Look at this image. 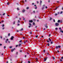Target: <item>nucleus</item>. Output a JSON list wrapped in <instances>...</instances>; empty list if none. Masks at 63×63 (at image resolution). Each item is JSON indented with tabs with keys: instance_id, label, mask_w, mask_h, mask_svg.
Here are the masks:
<instances>
[{
	"instance_id": "9d476101",
	"label": "nucleus",
	"mask_w": 63,
	"mask_h": 63,
	"mask_svg": "<svg viewBox=\"0 0 63 63\" xmlns=\"http://www.w3.org/2000/svg\"><path fill=\"white\" fill-rule=\"evenodd\" d=\"M40 5H42V1H41V0L40 1Z\"/></svg>"
},
{
	"instance_id": "338daca9",
	"label": "nucleus",
	"mask_w": 63,
	"mask_h": 63,
	"mask_svg": "<svg viewBox=\"0 0 63 63\" xmlns=\"http://www.w3.org/2000/svg\"><path fill=\"white\" fill-rule=\"evenodd\" d=\"M33 13H35V11H33Z\"/></svg>"
},
{
	"instance_id": "3c124183",
	"label": "nucleus",
	"mask_w": 63,
	"mask_h": 63,
	"mask_svg": "<svg viewBox=\"0 0 63 63\" xmlns=\"http://www.w3.org/2000/svg\"><path fill=\"white\" fill-rule=\"evenodd\" d=\"M9 41V39H6V41Z\"/></svg>"
},
{
	"instance_id": "603ef678",
	"label": "nucleus",
	"mask_w": 63,
	"mask_h": 63,
	"mask_svg": "<svg viewBox=\"0 0 63 63\" xmlns=\"http://www.w3.org/2000/svg\"><path fill=\"white\" fill-rule=\"evenodd\" d=\"M38 37V36L37 35V36H36L35 37H36V38H37V37Z\"/></svg>"
},
{
	"instance_id": "052dcab7",
	"label": "nucleus",
	"mask_w": 63,
	"mask_h": 63,
	"mask_svg": "<svg viewBox=\"0 0 63 63\" xmlns=\"http://www.w3.org/2000/svg\"><path fill=\"white\" fill-rule=\"evenodd\" d=\"M18 16H20V14H18Z\"/></svg>"
},
{
	"instance_id": "58836bf2",
	"label": "nucleus",
	"mask_w": 63,
	"mask_h": 63,
	"mask_svg": "<svg viewBox=\"0 0 63 63\" xmlns=\"http://www.w3.org/2000/svg\"><path fill=\"white\" fill-rule=\"evenodd\" d=\"M0 46H2V44H0Z\"/></svg>"
},
{
	"instance_id": "6e6d98bb",
	"label": "nucleus",
	"mask_w": 63,
	"mask_h": 63,
	"mask_svg": "<svg viewBox=\"0 0 63 63\" xmlns=\"http://www.w3.org/2000/svg\"><path fill=\"white\" fill-rule=\"evenodd\" d=\"M61 59H63V57H61Z\"/></svg>"
},
{
	"instance_id": "6e6552de",
	"label": "nucleus",
	"mask_w": 63,
	"mask_h": 63,
	"mask_svg": "<svg viewBox=\"0 0 63 63\" xmlns=\"http://www.w3.org/2000/svg\"><path fill=\"white\" fill-rule=\"evenodd\" d=\"M34 6H35V7H36L35 8V9H37V7L36 6V5H34Z\"/></svg>"
},
{
	"instance_id": "cd10ccee",
	"label": "nucleus",
	"mask_w": 63,
	"mask_h": 63,
	"mask_svg": "<svg viewBox=\"0 0 63 63\" xmlns=\"http://www.w3.org/2000/svg\"><path fill=\"white\" fill-rule=\"evenodd\" d=\"M58 48V47L57 46H56V49H57V48Z\"/></svg>"
},
{
	"instance_id": "c756f323",
	"label": "nucleus",
	"mask_w": 63,
	"mask_h": 63,
	"mask_svg": "<svg viewBox=\"0 0 63 63\" xmlns=\"http://www.w3.org/2000/svg\"><path fill=\"white\" fill-rule=\"evenodd\" d=\"M4 49H5V48H6V46H4Z\"/></svg>"
},
{
	"instance_id": "37998d69",
	"label": "nucleus",
	"mask_w": 63,
	"mask_h": 63,
	"mask_svg": "<svg viewBox=\"0 0 63 63\" xmlns=\"http://www.w3.org/2000/svg\"><path fill=\"white\" fill-rule=\"evenodd\" d=\"M13 24H15V22L14 21L13 23Z\"/></svg>"
},
{
	"instance_id": "dca6fc26",
	"label": "nucleus",
	"mask_w": 63,
	"mask_h": 63,
	"mask_svg": "<svg viewBox=\"0 0 63 63\" xmlns=\"http://www.w3.org/2000/svg\"><path fill=\"white\" fill-rule=\"evenodd\" d=\"M33 20L34 21H36V19H33Z\"/></svg>"
},
{
	"instance_id": "c9c22d12",
	"label": "nucleus",
	"mask_w": 63,
	"mask_h": 63,
	"mask_svg": "<svg viewBox=\"0 0 63 63\" xmlns=\"http://www.w3.org/2000/svg\"><path fill=\"white\" fill-rule=\"evenodd\" d=\"M22 50H20L19 51L20 52H22Z\"/></svg>"
},
{
	"instance_id": "4468645a",
	"label": "nucleus",
	"mask_w": 63,
	"mask_h": 63,
	"mask_svg": "<svg viewBox=\"0 0 63 63\" xmlns=\"http://www.w3.org/2000/svg\"><path fill=\"white\" fill-rule=\"evenodd\" d=\"M21 44H19L18 46L19 47H20V46H21Z\"/></svg>"
},
{
	"instance_id": "4c0bfd02",
	"label": "nucleus",
	"mask_w": 63,
	"mask_h": 63,
	"mask_svg": "<svg viewBox=\"0 0 63 63\" xmlns=\"http://www.w3.org/2000/svg\"><path fill=\"white\" fill-rule=\"evenodd\" d=\"M53 44V42H51V44Z\"/></svg>"
},
{
	"instance_id": "de8ad7c7",
	"label": "nucleus",
	"mask_w": 63,
	"mask_h": 63,
	"mask_svg": "<svg viewBox=\"0 0 63 63\" xmlns=\"http://www.w3.org/2000/svg\"><path fill=\"white\" fill-rule=\"evenodd\" d=\"M0 37L1 39H2V36H1Z\"/></svg>"
},
{
	"instance_id": "09e8293b",
	"label": "nucleus",
	"mask_w": 63,
	"mask_h": 63,
	"mask_svg": "<svg viewBox=\"0 0 63 63\" xmlns=\"http://www.w3.org/2000/svg\"><path fill=\"white\" fill-rule=\"evenodd\" d=\"M62 31V30H60V32H61Z\"/></svg>"
},
{
	"instance_id": "c85d7f7f",
	"label": "nucleus",
	"mask_w": 63,
	"mask_h": 63,
	"mask_svg": "<svg viewBox=\"0 0 63 63\" xmlns=\"http://www.w3.org/2000/svg\"><path fill=\"white\" fill-rule=\"evenodd\" d=\"M10 33H8V36H10Z\"/></svg>"
},
{
	"instance_id": "4be33fe9",
	"label": "nucleus",
	"mask_w": 63,
	"mask_h": 63,
	"mask_svg": "<svg viewBox=\"0 0 63 63\" xmlns=\"http://www.w3.org/2000/svg\"><path fill=\"white\" fill-rule=\"evenodd\" d=\"M55 30H58V28H55Z\"/></svg>"
},
{
	"instance_id": "aec40b11",
	"label": "nucleus",
	"mask_w": 63,
	"mask_h": 63,
	"mask_svg": "<svg viewBox=\"0 0 63 63\" xmlns=\"http://www.w3.org/2000/svg\"><path fill=\"white\" fill-rule=\"evenodd\" d=\"M22 42V40H21L20 41H19V43H21Z\"/></svg>"
},
{
	"instance_id": "0eeeda50",
	"label": "nucleus",
	"mask_w": 63,
	"mask_h": 63,
	"mask_svg": "<svg viewBox=\"0 0 63 63\" xmlns=\"http://www.w3.org/2000/svg\"><path fill=\"white\" fill-rule=\"evenodd\" d=\"M29 22H31V23H32L33 22V20H30L29 21Z\"/></svg>"
},
{
	"instance_id": "e433bc0d",
	"label": "nucleus",
	"mask_w": 63,
	"mask_h": 63,
	"mask_svg": "<svg viewBox=\"0 0 63 63\" xmlns=\"http://www.w3.org/2000/svg\"><path fill=\"white\" fill-rule=\"evenodd\" d=\"M45 9V7H43L42 8V10H43V9Z\"/></svg>"
},
{
	"instance_id": "b1692460",
	"label": "nucleus",
	"mask_w": 63,
	"mask_h": 63,
	"mask_svg": "<svg viewBox=\"0 0 63 63\" xmlns=\"http://www.w3.org/2000/svg\"><path fill=\"white\" fill-rule=\"evenodd\" d=\"M12 47H13L12 46H10V48H12Z\"/></svg>"
},
{
	"instance_id": "ea45409f",
	"label": "nucleus",
	"mask_w": 63,
	"mask_h": 63,
	"mask_svg": "<svg viewBox=\"0 0 63 63\" xmlns=\"http://www.w3.org/2000/svg\"><path fill=\"white\" fill-rule=\"evenodd\" d=\"M17 10H19V8H18V7L17 8Z\"/></svg>"
},
{
	"instance_id": "4d7b16f0",
	"label": "nucleus",
	"mask_w": 63,
	"mask_h": 63,
	"mask_svg": "<svg viewBox=\"0 0 63 63\" xmlns=\"http://www.w3.org/2000/svg\"><path fill=\"white\" fill-rule=\"evenodd\" d=\"M23 28H22L21 30V31H22V30H23Z\"/></svg>"
},
{
	"instance_id": "49530a36",
	"label": "nucleus",
	"mask_w": 63,
	"mask_h": 63,
	"mask_svg": "<svg viewBox=\"0 0 63 63\" xmlns=\"http://www.w3.org/2000/svg\"><path fill=\"white\" fill-rule=\"evenodd\" d=\"M26 42H27V43H28V41H27V40H26Z\"/></svg>"
},
{
	"instance_id": "393cba45",
	"label": "nucleus",
	"mask_w": 63,
	"mask_h": 63,
	"mask_svg": "<svg viewBox=\"0 0 63 63\" xmlns=\"http://www.w3.org/2000/svg\"><path fill=\"white\" fill-rule=\"evenodd\" d=\"M45 52H46V50H44L43 52L45 53Z\"/></svg>"
},
{
	"instance_id": "864d4df0",
	"label": "nucleus",
	"mask_w": 63,
	"mask_h": 63,
	"mask_svg": "<svg viewBox=\"0 0 63 63\" xmlns=\"http://www.w3.org/2000/svg\"><path fill=\"white\" fill-rule=\"evenodd\" d=\"M57 8H58V7H57L55 9V10H57Z\"/></svg>"
},
{
	"instance_id": "f03ea898",
	"label": "nucleus",
	"mask_w": 63,
	"mask_h": 63,
	"mask_svg": "<svg viewBox=\"0 0 63 63\" xmlns=\"http://www.w3.org/2000/svg\"><path fill=\"white\" fill-rule=\"evenodd\" d=\"M55 24L56 26H58V25H59V23H56Z\"/></svg>"
},
{
	"instance_id": "7ed1b4c3",
	"label": "nucleus",
	"mask_w": 63,
	"mask_h": 63,
	"mask_svg": "<svg viewBox=\"0 0 63 63\" xmlns=\"http://www.w3.org/2000/svg\"><path fill=\"white\" fill-rule=\"evenodd\" d=\"M16 50V48H15L12 49L11 50V52H13V51H14V50Z\"/></svg>"
},
{
	"instance_id": "13d9d810",
	"label": "nucleus",
	"mask_w": 63,
	"mask_h": 63,
	"mask_svg": "<svg viewBox=\"0 0 63 63\" xmlns=\"http://www.w3.org/2000/svg\"><path fill=\"white\" fill-rule=\"evenodd\" d=\"M37 4H38V3H39V1H37Z\"/></svg>"
},
{
	"instance_id": "c03bdc74",
	"label": "nucleus",
	"mask_w": 63,
	"mask_h": 63,
	"mask_svg": "<svg viewBox=\"0 0 63 63\" xmlns=\"http://www.w3.org/2000/svg\"><path fill=\"white\" fill-rule=\"evenodd\" d=\"M20 25V24H17V26H19Z\"/></svg>"
},
{
	"instance_id": "e2e57ef3",
	"label": "nucleus",
	"mask_w": 63,
	"mask_h": 63,
	"mask_svg": "<svg viewBox=\"0 0 63 63\" xmlns=\"http://www.w3.org/2000/svg\"><path fill=\"white\" fill-rule=\"evenodd\" d=\"M28 63H30V61H29L28 62Z\"/></svg>"
},
{
	"instance_id": "69168bd1",
	"label": "nucleus",
	"mask_w": 63,
	"mask_h": 63,
	"mask_svg": "<svg viewBox=\"0 0 63 63\" xmlns=\"http://www.w3.org/2000/svg\"><path fill=\"white\" fill-rule=\"evenodd\" d=\"M45 8L46 9H47V6H46Z\"/></svg>"
},
{
	"instance_id": "8fccbe9b",
	"label": "nucleus",
	"mask_w": 63,
	"mask_h": 63,
	"mask_svg": "<svg viewBox=\"0 0 63 63\" xmlns=\"http://www.w3.org/2000/svg\"><path fill=\"white\" fill-rule=\"evenodd\" d=\"M55 16H57V14L56 13L55 14Z\"/></svg>"
},
{
	"instance_id": "bb28decb",
	"label": "nucleus",
	"mask_w": 63,
	"mask_h": 63,
	"mask_svg": "<svg viewBox=\"0 0 63 63\" xmlns=\"http://www.w3.org/2000/svg\"><path fill=\"white\" fill-rule=\"evenodd\" d=\"M7 4L8 5H9V2H7Z\"/></svg>"
},
{
	"instance_id": "9b49d317",
	"label": "nucleus",
	"mask_w": 63,
	"mask_h": 63,
	"mask_svg": "<svg viewBox=\"0 0 63 63\" xmlns=\"http://www.w3.org/2000/svg\"><path fill=\"white\" fill-rule=\"evenodd\" d=\"M48 40H49L50 42H51V39L49 38H48Z\"/></svg>"
},
{
	"instance_id": "a19ab883",
	"label": "nucleus",
	"mask_w": 63,
	"mask_h": 63,
	"mask_svg": "<svg viewBox=\"0 0 63 63\" xmlns=\"http://www.w3.org/2000/svg\"><path fill=\"white\" fill-rule=\"evenodd\" d=\"M23 39H25V38L24 37V36H23Z\"/></svg>"
},
{
	"instance_id": "5fc2aeb1",
	"label": "nucleus",
	"mask_w": 63,
	"mask_h": 63,
	"mask_svg": "<svg viewBox=\"0 0 63 63\" xmlns=\"http://www.w3.org/2000/svg\"><path fill=\"white\" fill-rule=\"evenodd\" d=\"M53 60H54V59H55V58L54 57H53Z\"/></svg>"
},
{
	"instance_id": "20e7f679",
	"label": "nucleus",
	"mask_w": 63,
	"mask_h": 63,
	"mask_svg": "<svg viewBox=\"0 0 63 63\" xmlns=\"http://www.w3.org/2000/svg\"><path fill=\"white\" fill-rule=\"evenodd\" d=\"M29 25H30V26H29V28H30V27H31V23H29Z\"/></svg>"
},
{
	"instance_id": "680f3d73",
	"label": "nucleus",
	"mask_w": 63,
	"mask_h": 63,
	"mask_svg": "<svg viewBox=\"0 0 63 63\" xmlns=\"http://www.w3.org/2000/svg\"><path fill=\"white\" fill-rule=\"evenodd\" d=\"M53 21H54V22H55V20L54 19H53Z\"/></svg>"
},
{
	"instance_id": "2eb2a0df",
	"label": "nucleus",
	"mask_w": 63,
	"mask_h": 63,
	"mask_svg": "<svg viewBox=\"0 0 63 63\" xmlns=\"http://www.w3.org/2000/svg\"><path fill=\"white\" fill-rule=\"evenodd\" d=\"M58 47L59 48H60V47H61V46H60V45H59V46H58Z\"/></svg>"
},
{
	"instance_id": "f704fd0d",
	"label": "nucleus",
	"mask_w": 63,
	"mask_h": 63,
	"mask_svg": "<svg viewBox=\"0 0 63 63\" xmlns=\"http://www.w3.org/2000/svg\"><path fill=\"white\" fill-rule=\"evenodd\" d=\"M29 9V7H27V10L28 9Z\"/></svg>"
},
{
	"instance_id": "72a5a7b5",
	"label": "nucleus",
	"mask_w": 63,
	"mask_h": 63,
	"mask_svg": "<svg viewBox=\"0 0 63 63\" xmlns=\"http://www.w3.org/2000/svg\"><path fill=\"white\" fill-rule=\"evenodd\" d=\"M32 5H34V3H32Z\"/></svg>"
},
{
	"instance_id": "6ab92c4d",
	"label": "nucleus",
	"mask_w": 63,
	"mask_h": 63,
	"mask_svg": "<svg viewBox=\"0 0 63 63\" xmlns=\"http://www.w3.org/2000/svg\"><path fill=\"white\" fill-rule=\"evenodd\" d=\"M47 43H49V40H47Z\"/></svg>"
},
{
	"instance_id": "a211bd4d",
	"label": "nucleus",
	"mask_w": 63,
	"mask_h": 63,
	"mask_svg": "<svg viewBox=\"0 0 63 63\" xmlns=\"http://www.w3.org/2000/svg\"><path fill=\"white\" fill-rule=\"evenodd\" d=\"M47 46L49 47V43H48V44H47Z\"/></svg>"
},
{
	"instance_id": "f8f14e48",
	"label": "nucleus",
	"mask_w": 63,
	"mask_h": 63,
	"mask_svg": "<svg viewBox=\"0 0 63 63\" xmlns=\"http://www.w3.org/2000/svg\"><path fill=\"white\" fill-rule=\"evenodd\" d=\"M36 62H37L38 61V58H36Z\"/></svg>"
},
{
	"instance_id": "39448f33",
	"label": "nucleus",
	"mask_w": 63,
	"mask_h": 63,
	"mask_svg": "<svg viewBox=\"0 0 63 63\" xmlns=\"http://www.w3.org/2000/svg\"><path fill=\"white\" fill-rule=\"evenodd\" d=\"M14 38V36H11V40H13V39Z\"/></svg>"
},
{
	"instance_id": "bf43d9fd",
	"label": "nucleus",
	"mask_w": 63,
	"mask_h": 63,
	"mask_svg": "<svg viewBox=\"0 0 63 63\" xmlns=\"http://www.w3.org/2000/svg\"><path fill=\"white\" fill-rule=\"evenodd\" d=\"M18 47V45H17L16 46V47Z\"/></svg>"
},
{
	"instance_id": "774afa93",
	"label": "nucleus",
	"mask_w": 63,
	"mask_h": 63,
	"mask_svg": "<svg viewBox=\"0 0 63 63\" xmlns=\"http://www.w3.org/2000/svg\"><path fill=\"white\" fill-rule=\"evenodd\" d=\"M37 22H38V21H39V20H37Z\"/></svg>"
},
{
	"instance_id": "1a4fd4ad",
	"label": "nucleus",
	"mask_w": 63,
	"mask_h": 63,
	"mask_svg": "<svg viewBox=\"0 0 63 63\" xmlns=\"http://www.w3.org/2000/svg\"><path fill=\"white\" fill-rule=\"evenodd\" d=\"M25 11V9H23L22 10V12H23V13H24Z\"/></svg>"
},
{
	"instance_id": "f3484780",
	"label": "nucleus",
	"mask_w": 63,
	"mask_h": 63,
	"mask_svg": "<svg viewBox=\"0 0 63 63\" xmlns=\"http://www.w3.org/2000/svg\"><path fill=\"white\" fill-rule=\"evenodd\" d=\"M51 19H52V18L50 17V20H51Z\"/></svg>"
},
{
	"instance_id": "79ce46f5",
	"label": "nucleus",
	"mask_w": 63,
	"mask_h": 63,
	"mask_svg": "<svg viewBox=\"0 0 63 63\" xmlns=\"http://www.w3.org/2000/svg\"><path fill=\"white\" fill-rule=\"evenodd\" d=\"M19 20H21V18H19Z\"/></svg>"
},
{
	"instance_id": "ddd939ff",
	"label": "nucleus",
	"mask_w": 63,
	"mask_h": 63,
	"mask_svg": "<svg viewBox=\"0 0 63 63\" xmlns=\"http://www.w3.org/2000/svg\"><path fill=\"white\" fill-rule=\"evenodd\" d=\"M60 22V20H59L58 21V23H59Z\"/></svg>"
},
{
	"instance_id": "f257e3e1",
	"label": "nucleus",
	"mask_w": 63,
	"mask_h": 63,
	"mask_svg": "<svg viewBox=\"0 0 63 63\" xmlns=\"http://www.w3.org/2000/svg\"><path fill=\"white\" fill-rule=\"evenodd\" d=\"M45 28H47H47H48V26H47V24H45Z\"/></svg>"
},
{
	"instance_id": "2f4dec72",
	"label": "nucleus",
	"mask_w": 63,
	"mask_h": 63,
	"mask_svg": "<svg viewBox=\"0 0 63 63\" xmlns=\"http://www.w3.org/2000/svg\"><path fill=\"white\" fill-rule=\"evenodd\" d=\"M4 24H3L2 25V27H4Z\"/></svg>"
},
{
	"instance_id": "a878e982",
	"label": "nucleus",
	"mask_w": 63,
	"mask_h": 63,
	"mask_svg": "<svg viewBox=\"0 0 63 63\" xmlns=\"http://www.w3.org/2000/svg\"><path fill=\"white\" fill-rule=\"evenodd\" d=\"M63 13V12L62 11H61L60 13V14H62Z\"/></svg>"
},
{
	"instance_id": "423d86ee",
	"label": "nucleus",
	"mask_w": 63,
	"mask_h": 63,
	"mask_svg": "<svg viewBox=\"0 0 63 63\" xmlns=\"http://www.w3.org/2000/svg\"><path fill=\"white\" fill-rule=\"evenodd\" d=\"M47 57H46L45 58V59L44 60V61H46L47 60Z\"/></svg>"
},
{
	"instance_id": "0e129e2a",
	"label": "nucleus",
	"mask_w": 63,
	"mask_h": 63,
	"mask_svg": "<svg viewBox=\"0 0 63 63\" xmlns=\"http://www.w3.org/2000/svg\"><path fill=\"white\" fill-rule=\"evenodd\" d=\"M25 18H23V20H25Z\"/></svg>"
},
{
	"instance_id": "a18cd8bd",
	"label": "nucleus",
	"mask_w": 63,
	"mask_h": 63,
	"mask_svg": "<svg viewBox=\"0 0 63 63\" xmlns=\"http://www.w3.org/2000/svg\"><path fill=\"white\" fill-rule=\"evenodd\" d=\"M60 61L62 62V60L61 59H60Z\"/></svg>"
},
{
	"instance_id": "5701e85b",
	"label": "nucleus",
	"mask_w": 63,
	"mask_h": 63,
	"mask_svg": "<svg viewBox=\"0 0 63 63\" xmlns=\"http://www.w3.org/2000/svg\"><path fill=\"white\" fill-rule=\"evenodd\" d=\"M35 23L34 22H33V25H35Z\"/></svg>"
},
{
	"instance_id": "7c9ffc66",
	"label": "nucleus",
	"mask_w": 63,
	"mask_h": 63,
	"mask_svg": "<svg viewBox=\"0 0 63 63\" xmlns=\"http://www.w3.org/2000/svg\"><path fill=\"white\" fill-rule=\"evenodd\" d=\"M3 16H5V13H4L3 14Z\"/></svg>"
},
{
	"instance_id": "412c9836",
	"label": "nucleus",
	"mask_w": 63,
	"mask_h": 63,
	"mask_svg": "<svg viewBox=\"0 0 63 63\" xmlns=\"http://www.w3.org/2000/svg\"><path fill=\"white\" fill-rule=\"evenodd\" d=\"M30 34H32V32H30Z\"/></svg>"
},
{
	"instance_id": "473e14b6",
	"label": "nucleus",
	"mask_w": 63,
	"mask_h": 63,
	"mask_svg": "<svg viewBox=\"0 0 63 63\" xmlns=\"http://www.w3.org/2000/svg\"><path fill=\"white\" fill-rule=\"evenodd\" d=\"M18 22L20 23V21H19V20H18Z\"/></svg>"
}]
</instances>
